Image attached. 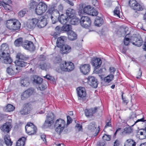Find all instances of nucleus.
<instances>
[{
	"instance_id": "nucleus-14",
	"label": "nucleus",
	"mask_w": 146,
	"mask_h": 146,
	"mask_svg": "<svg viewBox=\"0 0 146 146\" xmlns=\"http://www.w3.org/2000/svg\"><path fill=\"white\" fill-rule=\"evenodd\" d=\"M38 19L36 18H33L30 20L27 23V26L29 30H33L37 26Z\"/></svg>"
},
{
	"instance_id": "nucleus-25",
	"label": "nucleus",
	"mask_w": 146,
	"mask_h": 146,
	"mask_svg": "<svg viewBox=\"0 0 146 146\" xmlns=\"http://www.w3.org/2000/svg\"><path fill=\"white\" fill-rule=\"evenodd\" d=\"M68 39L71 40H74L77 38V35L72 31H70L67 34Z\"/></svg>"
},
{
	"instance_id": "nucleus-13",
	"label": "nucleus",
	"mask_w": 146,
	"mask_h": 146,
	"mask_svg": "<svg viewBox=\"0 0 146 146\" xmlns=\"http://www.w3.org/2000/svg\"><path fill=\"white\" fill-rule=\"evenodd\" d=\"M79 7V12L81 13L83 12L88 15L91 13L90 11L92 8L90 5L85 6L83 4H80Z\"/></svg>"
},
{
	"instance_id": "nucleus-49",
	"label": "nucleus",
	"mask_w": 146,
	"mask_h": 146,
	"mask_svg": "<svg viewBox=\"0 0 146 146\" xmlns=\"http://www.w3.org/2000/svg\"><path fill=\"white\" fill-rule=\"evenodd\" d=\"M44 77L48 80L52 81L53 82L55 80L54 78L53 77L48 74H47L46 76H44Z\"/></svg>"
},
{
	"instance_id": "nucleus-15",
	"label": "nucleus",
	"mask_w": 146,
	"mask_h": 146,
	"mask_svg": "<svg viewBox=\"0 0 146 146\" xmlns=\"http://www.w3.org/2000/svg\"><path fill=\"white\" fill-rule=\"evenodd\" d=\"M79 68L82 73L84 75H87L90 72V66L88 64H82L80 66Z\"/></svg>"
},
{
	"instance_id": "nucleus-61",
	"label": "nucleus",
	"mask_w": 146,
	"mask_h": 146,
	"mask_svg": "<svg viewBox=\"0 0 146 146\" xmlns=\"http://www.w3.org/2000/svg\"><path fill=\"white\" fill-rule=\"evenodd\" d=\"M146 121V120L144 119V118L143 117L141 119H137L136 121L135 122L134 124L132 125V126H133L135 125L136 123L138 122L139 121H142V122H144Z\"/></svg>"
},
{
	"instance_id": "nucleus-21",
	"label": "nucleus",
	"mask_w": 146,
	"mask_h": 146,
	"mask_svg": "<svg viewBox=\"0 0 146 146\" xmlns=\"http://www.w3.org/2000/svg\"><path fill=\"white\" fill-rule=\"evenodd\" d=\"M47 19L44 17H41L38 20L37 27L39 28H42L44 27L47 24Z\"/></svg>"
},
{
	"instance_id": "nucleus-10",
	"label": "nucleus",
	"mask_w": 146,
	"mask_h": 146,
	"mask_svg": "<svg viewBox=\"0 0 146 146\" xmlns=\"http://www.w3.org/2000/svg\"><path fill=\"white\" fill-rule=\"evenodd\" d=\"M22 46L25 49L31 52L34 51L35 49V47L33 42L26 40L22 43Z\"/></svg>"
},
{
	"instance_id": "nucleus-20",
	"label": "nucleus",
	"mask_w": 146,
	"mask_h": 146,
	"mask_svg": "<svg viewBox=\"0 0 146 146\" xmlns=\"http://www.w3.org/2000/svg\"><path fill=\"white\" fill-rule=\"evenodd\" d=\"M66 40V37L63 36H61L57 39L56 44L58 47L61 48L65 44V42Z\"/></svg>"
},
{
	"instance_id": "nucleus-6",
	"label": "nucleus",
	"mask_w": 146,
	"mask_h": 146,
	"mask_svg": "<svg viewBox=\"0 0 146 146\" xmlns=\"http://www.w3.org/2000/svg\"><path fill=\"white\" fill-rule=\"evenodd\" d=\"M47 6L44 3L40 2L36 6L35 12L36 14L40 15L44 13L47 10Z\"/></svg>"
},
{
	"instance_id": "nucleus-12",
	"label": "nucleus",
	"mask_w": 146,
	"mask_h": 146,
	"mask_svg": "<svg viewBox=\"0 0 146 146\" xmlns=\"http://www.w3.org/2000/svg\"><path fill=\"white\" fill-rule=\"evenodd\" d=\"M6 71L9 74L13 75L18 73L20 71V69L16 65H13L8 67Z\"/></svg>"
},
{
	"instance_id": "nucleus-62",
	"label": "nucleus",
	"mask_w": 146,
	"mask_h": 146,
	"mask_svg": "<svg viewBox=\"0 0 146 146\" xmlns=\"http://www.w3.org/2000/svg\"><path fill=\"white\" fill-rule=\"evenodd\" d=\"M40 137L41 139L44 142V143H46V136L44 134H42L40 136Z\"/></svg>"
},
{
	"instance_id": "nucleus-32",
	"label": "nucleus",
	"mask_w": 146,
	"mask_h": 146,
	"mask_svg": "<svg viewBox=\"0 0 146 146\" xmlns=\"http://www.w3.org/2000/svg\"><path fill=\"white\" fill-rule=\"evenodd\" d=\"M15 64L18 66L23 67H25L27 64V62L20 60L16 61Z\"/></svg>"
},
{
	"instance_id": "nucleus-16",
	"label": "nucleus",
	"mask_w": 146,
	"mask_h": 146,
	"mask_svg": "<svg viewBox=\"0 0 146 146\" xmlns=\"http://www.w3.org/2000/svg\"><path fill=\"white\" fill-rule=\"evenodd\" d=\"M130 40L131 42H132L133 45L138 47L140 46L143 42L142 39L141 37H133Z\"/></svg>"
},
{
	"instance_id": "nucleus-4",
	"label": "nucleus",
	"mask_w": 146,
	"mask_h": 146,
	"mask_svg": "<svg viewBox=\"0 0 146 146\" xmlns=\"http://www.w3.org/2000/svg\"><path fill=\"white\" fill-rule=\"evenodd\" d=\"M55 119V116L53 113L51 112L47 116L46 120L42 126V128H50Z\"/></svg>"
},
{
	"instance_id": "nucleus-45",
	"label": "nucleus",
	"mask_w": 146,
	"mask_h": 146,
	"mask_svg": "<svg viewBox=\"0 0 146 146\" xmlns=\"http://www.w3.org/2000/svg\"><path fill=\"white\" fill-rule=\"evenodd\" d=\"M46 88V85L44 83H41L38 86V88L41 90H44Z\"/></svg>"
},
{
	"instance_id": "nucleus-11",
	"label": "nucleus",
	"mask_w": 146,
	"mask_h": 146,
	"mask_svg": "<svg viewBox=\"0 0 146 146\" xmlns=\"http://www.w3.org/2000/svg\"><path fill=\"white\" fill-rule=\"evenodd\" d=\"M129 5L130 7L134 10L141 11L143 10L141 6L135 0H130Z\"/></svg>"
},
{
	"instance_id": "nucleus-7",
	"label": "nucleus",
	"mask_w": 146,
	"mask_h": 146,
	"mask_svg": "<svg viewBox=\"0 0 146 146\" xmlns=\"http://www.w3.org/2000/svg\"><path fill=\"white\" fill-rule=\"evenodd\" d=\"M26 131L29 135L35 133L37 130L36 127L31 122L27 123L25 127Z\"/></svg>"
},
{
	"instance_id": "nucleus-3",
	"label": "nucleus",
	"mask_w": 146,
	"mask_h": 146,
	"mask_svg": "<svg viewBox=\"0 0 146 146\" xmlns=\"http://www.w3.org/2000/svg\"><path fill=\"white\" fill-rule=\"evenodd\" d=\"M66 122L64 120L59 119H57L54 124L55 131L58 134H60L64 129Z\"/></svg>"
},
{
	"instance_id": "nucleus-23",
	"label": "nucleus",
	"mask_w": 146,
	"mask_h": 146,
	"mask_svg": "<svg viewBox=\"0 0 146 146\" xmlns=\"http://www.w3.org/2000/svg\"><path fill=\"white\" fill-rule=\"evenodd\" d=\"M77 94L78 97L83 98L86 96V92L85 89L82 87H78L76 89Z\"/></svg>"
},
{
	"instance_id": "nucleus-47",
	"label": "nucleus",
	"mask_w": 146,
	"mask_h": 146,
	"mask_svg": "<svg viewBox=\"0 0 146 146\" xmlns=\"http://www.w3.org/2000/svg\"><path fill=\"white\" fill-rule=\"evenodd\" d=\"M90 13H90L89 15H92V16H96L98 15V12L95 9L93 8H92V10H91Z\"/></svg>"
},
{
	"instance_id": "nucleus-22",
	"label": "nucleus",
	"mask_w": 146,
	"mask_h": 146,
	"mask_svg": "<svg viewBox=\"0 0 146 146\" xmlns=\"http://www.w3.org/2000/svg\"><path fill=\"white\" fill-rule=\"evenodd\" d=\"M61 52L62 54H67L71 51V47L67 44L64 45L60 48Z\"/></svg>"
},
{
	"instance_id": "nucleus-42",
	"label": "nucleus",
	"mask_w": 146,
	"mask_h": 146,
	"mask_svg": "<svg viewBox=\"0 0 146 146\" xmlns=\"http://www.w3.org/2000/svg\"><path fill=\"white\" fill-rule=\"evenodd\" d=\"M15 109V107L12 105L10 104H8L6 107V109L7 111L9 112L13 111Z\"/></svg>"
},
{
	"instance_id": "nucleus-43",
	"label": "nucleus",
	"mask_w": 146,
	"mask_h": 146,
	"mask_svg": "<svg viewBox=\"0 0 146 146\" xmlns=\"http://www.w3.org/2000/svg\"><path fill=\"white\" fill-rule=\"evenodd\" d=\"M30 96L25 91L21 95V98L22 100H25L28 98Z\"/></svg>"
},
{
	"instance_id": "nucleus-2",
	"label": "nucleus",
	"mask_w": 146,
	"mask_h": 146,
	"mask_svg": "<svg viewBox=\"0 0 146 146\" xmlns=\"http://www.w3.org/2000/svg\"><path fill=\"white\" fill-rule=\"evenodd\" d=\"M21 24L20 22L16 19H11L8 20L6 23L7 27L12 30H17L20 29Z\"/></svg>"
},
{
	"instance_id": "nucleus-19",
	"label": "nucleus",
	"mask_w": 146,
	"mask_h": 146,
	"mask_svg": "<svg viewBox=\"0 0 146 146\" xmlns=\"http://www.w3.org/2000/svg\"><path fill=\"white\" fill-rule=\"evenodd\" d=\"M32 110L31 106L28 104H27L24 106L23 108L20 111V113L22 115H27Z\"/></svg>"
},
{
	"instance_id": "nucleus-41",
	"label": "nucleus",
	"mask_w": 146,
	"mask_h": 146,
	"mask_svg": "<svg viewBox=\"0 0 146 146\" xmlns=\"http://www.w3.org/2000/svg\"><path fill=\"white\" fill-rule=\"evenodd\" d=\"M132 132V129L130 127H126L124 129V132L126 133L129 134Z\"/></svg>"
},
{
	"instance_id": "nucleus-1",
	"label": "nucleus",
	"mask_w": 146,
	"mask_h": 146,
	"mask_svg": "<svg viewBox=\"0 0 146 146\" xmlns=\"http://www.w3.org/2000/svg\"><path fill=\"white\" fill-rule=\"evenodd\" d=\"M0 49V61L6 64H10L12 60L10 57V51L8 45L3 44L1 46Z\"/></svg>"
},
{
	"instance_id": "nucleus-63",
	"label": "nucleus",
	"mask_w": 146,
	"mask_h": 146,
	"mask_svg": "<svg viewBox=\"0 0 146 146\" xmlns=\"http://www.w3.org/2000/svg\"><path fill=\"white\" fill-rule=\"evenodd\" d=\"M120 141L118 140H116L114 142V146H119Z\"/></svg>"
},
{
	"instance_id": "nucleus-59",
	"label": "nucleus",
	"mask_w": 146,
	"mask_h": 146,
	"mask_svg": "<svg viewBox=\"0 0 146 146\" xmlns=\"http://www.w3.org/2000/svg\"><path fill=\"white\" fill-rule=\"evenodd\" d=\"M142 71L141 70V68H140L139 70V72L138 73L137 75L136 76V78L137 79H139L141 78L142 75Z\"/></svg>"
},
{
	"instance_id": "nucleus-29",
	"label": "nucleus",
	"mask_w": 146,
	"mask_h": 146,
	"mask_svg": "<svg viewBox=\"0 0 146 146\" xmlns=\"http://www.w3.org/2000/svg\"><path fill=\"white\" fill-rule=\"evenodd\" d=\"M21 86L24 87H27L29 84V82L28 78L26 77L22 79L20 81Z\"/></svg>"
},
{
	"instance_id": "nucleus-30",
	"label": "nucleus",
	"mask_w": 146,
	"mask_h": 146,
	"mask_svg": "<svg viewBox=\"0 0 146 146\" xmlns=\"http://www.w3.org/2000/svg\"><path fill=\"white\" fill-rule=\"evenodd\" d=\"M26 140V138L24 137L20 138L17 142V146H24Z\"/></svg>"
},
{
	"instance_id": "nucleus-24",
	"label": "nucleus",
	"mask_w": 146,
	"mask_h": 146,
	"mask_svg": "<svg viewBox=\"0 0 146 146\" xmlns=\"http://www.w3.org/2000/svg\"><path fill=\"white\" fill-rule=\"evenodd\" d=\"M11 123L9 122H7L4 123L1 127V129L3 132L9 133L10 130Z\"/></svg>"
},
{
	"instance_id": "nucleus-34",
	"label": "nucleus",
	"mask_w": 146,
	"mask_h": 146,
	"mask_svg": "<svg viewBox=\"0 0 146 146\" xmlns=\"http://www.w3.org/2000/svg\"><path fill=\"white\" fill-rule=\"evenodd\" d=\"M114 77V75L113 74H110L104 78V80L105 82L109 83L113 80Z\"/></svg>"
},
{
	"instance_id": "nucleus-33",
	"label": "nucleus",
	"mask_w": 146,
	"mask_h": 146,
	"mask_svg": "<svg viewBox=\"0 0 146 146\" xmlns=\"http://www.w3.org/2000/svg\"><path fill=\"white\" fill-rule=\"evenodd\" d=\"M71 25H66L63 26L62 27L61 30L67 32V33L70 31H72Z\"/></svg>"
},
{
	"instance_id": "nucleus-18",
	"label": "nucleus",
	"mask_w": 146,
	"mask_h": 146,
	"mask_svg": "<svg viewBox=\"0 0 146 146\" xmlns=\"http://www.w3.org/2000/svg\"><path fill=\"white\" fill-rule=\"evenodd\" d=\"M102 60L100 58H94L92 59V64L96 69H97L100 68L102 64Z\"/></svg>"
},
{
	"instance_id": "nucleus-60",
	"label": "nucleus",
	"mask_w": 146,
	"mask_h": 146,
	"mask_svg": "<svg viewBox=\"0 0 146 146\" xmlns=\"http://www.w3.org/2000/svg\"><path fill=\"white\" fill-rule=\"evenodd\" d=\"M111 120H110L108 122H106V124L105 127V128H106L109 127H111Z\"/></svg>"
},
{
	"instance_id": "nucleus-8",
	"label": "nucleus",
	"mask_w": 146,
	"mask_h": 146,
	"mask_svg": "<svg viewBox=\"0 0 146 146\" xmlns=\"http://www.w3.org/2000/svg\"><path fill=\"white\" fill-rule=\"evenodd\" d=\"M49 13L52 15L51 18L52 24H55L58 22V17L60 15L59 11L57 10H55L54 7L51 8L48 10Z\"/></svg>"
},
{
	"instance_id": "nucleus-44",
	"label": "nucleus",
	"mask_w": 146,
	"mask_h": 146,
	"mask_svg": "<svg viewBox=\"0 0 146 146\" xmlns=\"http://www.w3.org/2000/svg\"><path fill=\"white\" fill-rule=\"evenodd\" d=\"M61 60L60 56L59 55H57L55 57L53 61L54 63H56L60 62Z\"/></svg>"
},
{
	"instance_id": "nucleus-27",
	"label": "nucleus",
	"mask_w": 146,
	"mask_h": 146,
	"mask_svg": "<svg viewBox=\"0 0 146 146\" xmlns=\"http://www.w3.org/2000/svg\"><path fill=\"white\" fill-rule=\"evenodd\" d=\"M4 139L5 144L7 146H11L13 142L11 141L9 135L8 134L4 137Z\"/></svg>"
},
{
	"instance_id": "nucleus-17",
	"label": "nucleus",
	"mask_w": 146,
	"mask_h": 146,
	"mask_svg": "<svg viewBox=\"0 0 146 146\" xmlns=\"http://www.w3.org/2000/svg\"><path fill=\"white\" fill-rule=\"evenodd\" d=\"M87 80V82L89 85L95 88L97 87L98 84V81L95 77L89 76L88 77Z\"/></svg>"
},
{
	"instance_id": "nucleus-9",
	"label": "nucleus",
	"mask_w": 146,
	"mask_h": 146,
	"mask_svg": "<svg viewBox=\"0 0 146 146\" xmlns=\"http://www.w3.org/2000/svg\"><path fill=\"white\" fill-rule=\"evenodd\" d=\"M80 24L83 27L88 28L91 25V22L90 18L88 17L82 16L81 18Z\"/></svg>"
},
{
	"instance_id": "nucleus-31",
	"label": "nucleus",
	"mask_w": 146,
	"mask_h": 146,
	"mask_svg": "<svg viewBox=\"0 0 146 146\" xmlns=\"http://www.w3.org/2000/svg\"><path fill=\"white\" fill-rule=\"evenodd\" d=\"M75 11L74 10L72 9H68L66 11V14L68 17L70 18H72L75 14Z\"/></svg>"
},
{
	"instance_id": "nucleus-39",
	"label": "nucleus",
	"mask_w": 146,
	"mask_h": 146,
	"mask_svg": "<svg viewBox=\"0 0 146 146\" xmlns=\"http://www.w3.org/2000/svg\"><path fill=\"white\" fill-rule=\"evenodd\" d=\"M133 142H135L134 140L130 139H127L125 143L124 146H130L131 145Z\"/></svg>"
},
{
	"instance_id": "nucleus-36",
	"label": "nucleus",
	"mask_w": 146,
	"mask_h": 146,
	"mask_svg": "<svg viewBox=\"0 0 146 146\" xmlns=\"http://www.w3.org/2000/svg\"><path fill=\"white\" fill-rule=\"evenodd\" d=\"M28 12L27 10L26 9H24L21 10L18 13V15L19 17H23L25 14Z\"/></svg>"
},
{
	"instance_id": "nucleus-53",
	"label": "nucleus",
	"mask_w": 146,
	"mask_h": 146,
	"mask_svg": "<svg viewBox=\"0 0 146 146\" xmlns=\"http://www.w3.org/2000/svg\"><path fill=\"white\" fill-rule=\"evenodd\" d=\"M37 3L35 1L31 2L29 4V7L31 9H33L36 6Z\"/></svg>"
},
{
	"instance_id": "nucleus-26",
	"label": "nucleus",
	"mask_w": 146,
	"mask_h": 146,
	"mask_svg": "<svg viewBox=\"0 0 146 146\" xmlns=\"http://www.w3.org/2000/svg\"><path fill=\"white\" fill-rule=\"evenodd\" d=\"M68 17L63 14L61 15L60 17H58L59 21L62 24H65L67 23L68 20Z\"/></svg>"
},
{
	"instance_id": "nucleus-37",
	"label": "nucleus",
	"mask_w": 146,
	"mask_h": 146,
	"mask_svg": "<svg viewBox=\"0 0 146 146\" xmlns=\"http://www.w3.org/2000/svg\"><path fill=\"white\" fill-rule=\"evenodd\" d=\"M97 127V126L94 122L90 123L88 126V129L92 131L94 130Z\"/></svg>"
},
{
	"instance_id": "nucleus-52",
	"label": "nucleus",
	"mask_w": 146,
	"mask_h": 146,
	"mask_svg": "<svg viewBox=\"0 0 146 146\" xmlns=\"http://www.w3.org/2000/svg\"><path fill=\"white\" fill-rule=\"evenodd\" d=\"M111 136L110 135L105 134L102 137V139L103 140L109 141L110 139Z\"/></svg>"
},
{
	"instance_id": "nucleus-51",
	"label": "nucleus",
	"mask_w": 146,
	"mask_h": 146,
	"mask_svg": "<svg viewBox=\"0 0 146 146\" xmlns=\"http://www.w3.org/2000/svg\"><path fill=\"white\" fill-rule=\"evenodd\" d=\"M27 93L30 96L32 95L34 91V89L33 88H30L26 90Z\"/></svg>"
},
{
	"instance_id": "nucleus-57",
	"label": "nucleus",
	"mask_w": 146,
	"mask_h": 146,
	"mask_svg": "<svg viewBox=\"0 0 146 146\" xmlns=\"http://www.w3.org/2000/svg\"><path fill=\"white\" fill-rule=\"evenodd\" d=\"M67 125H68L71 123L72 121V119L71 118V117L69 115L67 116Z\"/></svg>"
},
{
	"instance_id": "nucleus-50",
	"label": "nucleus",
	"mask_w": 146,
	"mask_h": 146,
	"mask_svg": "<svg viewBox=\"0 0 146 146\" xmlns=\"http://www.w3.org/2000/svg\"><path fill=\"white\" fill-rule=\"evenodd\" d=\"M126 37V36H125ZM131 42L130 39L128 38L125 37L124 40V44L125 45H128L129 44L130 42Z\"/></svg>"
},
{
	"instance_id": "nucleus-56",
	"label": "nucleus",
	"mask_w": 146,
	"mask_h": 146,
	"mask_svg": "<svg viewBox=\"0 0 146 146\" xmlns=\"http://www.w3.org/2000/svg\"><path fill=\"white\" fill-rule=\"evenodd\" d=\"M46 57L45 56L41 55H40L39 58L38 60L40 61H43L46 60Z\"/></svg>"
},
{
	"instance_id": "nucleus-55",
	"label": "nucleus",
	"mask_w": 146,
	"mask_h": 146,
	"mask_svg": "<svg viewBox=\"0 0 146 146\" xmlns=\"http://www.w3.org/2000/svg\"><path fill=\"white\" fill-rule=\"evenodd\" d=\"M109 70L111 74H110L113 75L115 71V68L113 67H110Z\"/></svg>"
},
{
	"instance_id": "nucleus-48",
	"label": "nucleus",
	"mask_w": 146,
	"mask_h": 146,
	"mask_svg": "<svg viewBox=\"0 0 146 146\" xmlns=\"http://www.w3.org/2000/svg\"><path fill=\"white\" fill-rule=\"evenodd\" d=\"M17 57L19 60H24L26 59L25 57L23 55L21 54H18L17 55Z\"/></svg>"
},
{
	"instance_id": "nucleus-46",
	"label": "nucleus",
	"mask_w": 146,
	"mask_h": 146,
	"mask_svg": "<svg viewBox=\"0 0 146 146\" xmlns=\"http://www.w3.org/2000/svg\"><path fill=\"white\" fill-rule=\"evenodd\" d=\"M114 15H117L118 17H120L119 10L118 7H115L113 11Z\"/></svg>"
},
{
	"instance_id": "nucleus-58",
	"label": "nucleus",
	"mask_w": 146,
	"mask_h": 146,
	"mask_svg": "<svg viewBox=\"0 0 146 146\" xmlns=\"http://www.w3.org/2000/svg\"><path fill=\"white\" fill-rule=\"evenodd\" d=\"M2 2L3 3H4V4H3V5H0V6H3V7H4L6 9H9V5L6 4L5 3H4L3 2Z\"/></svg>"
},
{
	"instance_id": "nucleus-5",
	"label": "nucleus",
	"mask_w": 146,
	"mask_h": 146,
	"mask_svg": "<svg viewBox=\"0 0 146 146\" xmlns=\"http://www.w3.org/2000/svg\"><path fill=\"white\" fill-rule=\"evenodd\" d=\"M74 66L71 62H66L65 61L60 64V69L61 70L65 72H70L74 70Z\"/></svg>"
},
{
	"instance_id": "nucleus-38",
	"label": "nucleus",
	"mask_w": 146,
	"mask_h": 146,
	"mask_svg": "<svg viewBox=\"0 0 146 146\" xmlns=\"http://www.w3.org/2000/svg\"><path fill=\"white\" fill-rule=\"evenodd\" d=\"M42 79L40 78V77H35L33 80V82L34 83H35L39 85L40 84L42 83Z\"/></svg>"
},
{
	"instance_id": "nucleus-54",
	"label": "nucleus",
	"mask_w": 146,
	"mask_h": 146,
	"mask_svg": "<svg viewBox=\"0 0 146 146\" xmlns=\"http://www.w3.org/2000/svg\"><path fill=\"white\" fill-rule=\"evenodd\" d=\"M40 67L42 70H46V65L45 63L40 64Z\"/></svg>"
},
{
	"instance_id": "nucleus-28",
	"label": "nucleus",
	"mask_w": 146,
	"mask_h": 146,
	"mask_svg": "<svg viewBox=\"0 0 146 146\" xmlns=\"http://www.w3.org/2000/svg\"><path fill=\"white\" fill-rule=\"evenodd\" d=\"M104 21L102 18L99 17H97L94 21L95 25L98 27H100L103 23Z\"/></svg>"
},
{
	"instance_id": "nucleus-35",
	"label": "nucleus",
	"mask_w": 146,
	"mask_h": 146,
	"mask_svg": "<svg viewBox=\"0 0 146 146\" xmlns=\"http://www.w3.org/2000/svg\"><path fill=\"white\" fill-rule=\"evenodd\" d=\"M23 42L22 38L20 37L15 40L14 44L16 46H22Z\"/></svg>"
},
{
	"instance_id": "nucleus-40",
	"label": "nucleus",
	"mask_w": 146,
	"mask_h": 146,
	"mask_svg": "<svg viewBox=\"0 0 146 146\" xmlns=\"http://www.w3.org/2000/svg\"><path fill=\"white\" fill-rule=\"evenodd\" d=\"M92 109H87L85 110V113L87 117H89L90 116H92L93 115Z\"/></svg>"
},
{
	"instance_id": "nucleus-64",
	"label": "nucleus",
	"mask_w": 146,
	"mask_h": 146,
	"mask_svg": "<svg viewBox=\"0 0 146 146\" xmlns=\"http://www.w3.org/2000/svg\"><path fill=\"white\" fill-rule=\"evenodd\" d=\"M105 144V141H101L98 143L97 144L98 146H104Z\"/></svg>"
}]
</instances>
